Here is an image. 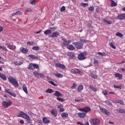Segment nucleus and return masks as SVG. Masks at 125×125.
I'll use <instances>...</instances> for the list:
<instances>
[{
    "mask_svg": "<svg viewBox=\"0 0 125 125\" xmlns=\"http://www.w3.org/2000/svg\"><path fill=\"white\" fill-rule=\"evenodd\" d=\"M18 117L23 118V119L27 120V122L28 123V124H32V120L30 119V116L23 111H21L20 114H18Z\"/></svg>",
    "mask_w": 125,
    "mask_h": 125,
    "instance_id": "obj_1",
    "label": "nucleus"
},
{
    "mask_svg": "<svg viewBox=\"0 0 125 125\" xmlns=\"http://www.w3.org/2000/svg\"><path fill=\"white\" fill-rule=\"evenodd\" d=\"M8 81H9L10 83L13 84V85L15 87H17L19 85L18 82L16 79L12 77H10L8 78Z\"/></svg>",
    "mask_w": 125,
    "mask_h": 125,
    "instance_id": "obj_2",
    "label": "nucleus"
},
{
    "mask_svg": "<svg viewBox=\"0 0 125 125\" xmlns=\"http://www.w3.org/2000/svg\"><path fill=\"white\" fill-rule=\"evenodd\" d=\"M1 104L4 108H8V107L12 105V102L10 100L4 101L2 102Z\"/></svg>",
    "mask_w": 125,
    "mask_h": 125,
    "instance_id": "obj_3",
    "label": "nucleus"
},
{
    "mask_svg": "<svg viewBox=\"0 0 125 125\" xmlns=\"http://www.w3.org/2000/svg\"><path fill=\"white\" fill-rule=\"evenodd\" d=\"M39 64L30 63L29 64L28 69L29 71H34L35 69H39Z\"/></svg>",
    "mask_w": 125,
    "mask_h": 125,
    "instance_id": "obj_4",
    "label": "nucleus"
},
{
    "mask_svg": "<svg viewBox=\"0 0 125 125\" xmlns=\"http://www.w3.org/2000/svg\"><path fill=\"white\" fill-rule=\"evenodd\" d=\"M45 35H49L51 38H57L59 35L58 32H53L51 34V32H44Z\"/></svg>",
    "mask_w": 125,
    "mask_h": 125,
    "instance_id": "obj_5",
    "label": "nucleus"
},
{
    "mask_svg": "<svg viewBox=\"0 0 125 125\" xmlns=\"http://www.w3.org/2000/svg\"><path fill=\"white\" fill-rule=\"evenodd\" d=\"M90 123H91V125H99L100 123V121L97 118H95L93 119H90Z\"/></svg>",
    "mask_w": 125,
    "mask_h": 125,
    "instance_id": "obj_6",
    "label": "nucleus"
},
{
    "mask_svg": "<svg viewBox=\"0 0 125 125\" xmlns=\"http://www.w3.org/2000/svg\"><path fill=\"white\" fill-rule=\"evenodd\" d=\"M79 111H80L81 112H84V113H85V114H86V113H89V112L91 111V108L88 106H86L82 108H80L79 109Z\"/></svg>",
    "mask_w": 125,
    "mask_h": 125,
    "instance_id": "obj_7",
    "label": "nucleus"
},
{
    "mask_svg": "<svg viewBox=\"0 0 125 125\" xmlns=\"http://www.w3.org/2000/svg\"><path fill=\"white\" fill-rule=\"evenodd\" d=\"M34 76H35L36 78H41V79H44L45 78V75L42 74V73H40L37 71H35L33 73Z\"/></svg>",
    "mask_w": 125,
    "mask_h": 125,
    "instance_id": "obj_8",
    "label": "nucleus"
},
{
    "mask_svg": "<svg viewBox=\"0 0 125 125\" xmlns=\"http://www.w3.org/2000/svg\"><path fill=\"white\" fill-rule=\"evenodd\" d=\"M115 20H125V14H121L118 16L114 18Z\"/></svg>",
    "mask_w": 125,
    "mask_h": 125,
    "instance_id": "obj_9",
    "label": "nucleus"
},
{
    "mask_svg": "<svg viewBox=\"0 0 125 125\" xmlns=\"http://www.w3.org/2000/svg\"><path fill=\"white\" fill-rule=\"evenodd\" d=\"M78 58L79 60H84L86 58L84 53H81L79 54Z\"/></svg>",
    "mask_w": 125,
    "mask_h": 125,
    "instance_id": "obj_10",
    "label": "nucleus"
},
{
    "mask_svg": "<svg viewBox=\"0 0 125 125\" xmlns=\"http://www.w3.org/2000/svg\"><path fill=\"white\" fill-rule=\"evenodd\" d=\"M73 44H74L77 49H81L83 48V43L81 42H74L73 43Z\"/></svg>",
    "mask_w": 125,
    "mask_h": 125,
    "instance_id": "obj_11",
    "label": "nucleus"
},
{
    "mask_svg": "<svg viewBox=\"0 0 125 125\" xmlns=\"http://www.w3.org/2000/svg\"><path fill=\"white\" fill-rule=\"evenodd\" d=\"M100 110H102V112L103 113H104L105 115H106V116H110L111 115V113H110V112H109L106 108H103V107H100Z\"/></svg>",
    "mask_w": 125,
    "mask_h": 125,
    "instance_id": "obj_12",
    "label": "nucleus"
},
{
    "mask_svg": "<svg viewBox=\"0 0 125 125\" xmlns=\"http://www.w3.org/2000/svg\"><path fill=\"white\" fill-rule=\"evenodd\" d=\"M6 44L8 48L11 49V50H15V49H16V46L15 45H11L9 43H7Z\"/></svg>",
    "mask_w": 125,
    "mask_h": 125,
    "instance_id": "obj_13",
    "label": "nucleus"
},
{
    "mask_svg": "<svg viewBox=\"0 0 125 125\" xmlns=\"http://www.w3.org/2000/svg\"><path fill=\"white\" fill-rule=\"evenodd\" d=\"M56 67H58L60 68V69H62V70L66 69V66H65V65L62 64L61 63H56Z\"/></svg>",
    "mask_w": 125,
    "mask_h": 125,
    "instance_id": "obj_14",
    "label": "nucleus"
},
{
    "mask_svg": "<svg viewBox=\"0 0 125 125\" xmlns=\"http://www.w3.org/2000/svg\"><path fill=\"white\" fill-rule=\"evenodd\" d=\"M53 95L56 96V97H62V96H63V94L58 91H55Z\"/></svg>",
    "mask_w": 125,
    "mask_h": 125,
    "instance_id": "obj_15",
    "label": "nucleus"
},
{
    "mask_svg": "<svg viewBox=\"0 0 125 125\" xmlns=\"http://www.w3.org/2000/svg\"><path fill=\"white\" fill-rule=\"evenodd\" d=\"M78 116L79 118L83 119V118H84L86 116V113L84 112H79L78 113Z\"/></svg>",
    "mask_w": 125,
    "mask_h": 125,
    "instance_id": "obj_16",
    "label": "nucleus"
},
{
    "mask_svg": "<svg viewBox=\"0 0 125 125\" xmlns=\"http://www.w3.org/2000/svg\"><path fill=\"white\" fill-rule=\"evenodd\" d=\"M42 122L44 123V124H45L46 125H48L49 123H50V121L47 119L46 117H43L42 118Z\"/></svg>",
    "mask_w": 125,
    "mask_h": 125,
    "instance_id": "obj_17",
    "label": "nucleus"
},
{
    "mask_svg": "<svg viewBox=\"0 0 125 125\" xmlns=\"http://www.w3.org/2000/svg\"><path fill=\"white\" fill-rule=\"evenodd\" d=\"M62 40L63 41V44L64 45H68L71 42V40H69L68 41H66V39H64V38L62 37Z\"/></svg>",
    "mask_w": 125,
    "mask_h": 125,
    "instance_id": "obj_18",
    "label": "nucleus"
},
{
    "mask_svg": "<svg viewBox=\"0 0 125 125\" xmlns=\"http://www.w3.org/2000/svg\"><path fill=\"white\" fill-rule=\"evenodd\" d=\"M67 56L70 59H73L75 57V54L73 52H69L68 53Z\"/></svg>",
    "mask_w": 125,
    "mask_h": 125,
    "instance_id": "obj_19",
    "label": "nucleus"
},
{
    "mask_svg": "<svg viewBox=\"0 0 125 125\" xmlns=\"http://www.w3.org/2000/svg\"><path fill=\"white\" fill-rule=\"evenodd\" d=\"M20 50H21V52L22 53H24V54H26V53H27L28 51V50L27 49L24 47H21L20 48Z\"/></svg>",
    "mask_w": 125,
    "mask_h": 125,
    "instance_id": "obj_20",
    "label": "nucleus"
},
{
    "mask_svg": "<svg viewBox=\"0 0 125 125\" xmlns=\"http://www.w3.org/2000/svg\"><path fill=\"white\" fill-rule=\"evenodd\" d=\"M109 1H111V7L117 6V4L114 0H109Z\"/></svg>",
    "mask_w": 125,
    "mask_h": 125,
    "instance_id": "obj_21",
    "label": "nucleus"
},
{
    "mask_svg": "<svg viewBox=\"0 0 125 125\" xmlns=\"http://www.w3.org/2000/svg\"><path fill=\"white\" fill-rule=\"evenodd\" d=\"M103 94L104 95H108V94H114V92H109L104 90L103 91Z\"/></svg>",
    "mask_w": 125,
    "mask_h": 125,
    "instance_id": "obj_22",
    "label": "nucleus"
},
{
    "mask_svg": "<svg viewBox=\"0 0 125 125\" xmlns=\"http://www.w3.org/2000/svg\"><path fill=\"white\" fill-rule=\"evenodd\" d=\"M90 76H91L92 79H97L98 76L96 75V73H90Z\"/></svg>",
    "mask_w": 125,
    "mask_h": 125,
    "instance_id": "obj_23",
    "label": "nucleus"
},
{
    "mask_svg": "<svg viewBox=\"0 0 125 125\" xmlns=\"http://www.w3.org/2000/svg\"><path fill=\"white\" fill-rule=\"evenodd\" d=\"M115 78H118L119 80H122L123 79V75L120 73H116L115 74Z\"/></svg>",
    "mask_w": 125,
    "mask_h": 125,
    "instance_id": "obj_24",
    "label": "nucleus"
},
{
    "mask_svg": "<svg viewBox=\"0 0 125 125\" xmlns=\"http://www.w3.org/2000/svg\"><path fill=\"white\" fill-rule=\"evenodd\" d=\"M22 89L24 92H25L26 94H28V89L27 88V86L26 85H22Z\"/></svg>",
    "mask_w": 125,
    "mask_h": 125,
    "instance_id": "obj_25",
    "label": "nucleus"
},
{
    "mask_svg": "<svg viewBox=\"0 0 125 125\" xmlns=\"http://www.w3.org/2000/svg\"><path fill=\"white\" fill-rule=\"evenodd\" d=\"M50 113L54 117H57V112H56V111H55V110L53 109V110H51Z\"/></svg>",
    "mask_w": 125,
    "mask_h": 125,
    "instance_id": "obj_26",
    "label": "nucleus"
},
{
    "mask_svg": "<svg viewBox=\"0 0 125 125\" xmlns=\"http://www.w3.org/2000/svg\"><path fill=\"white\" fill-rule=\"evenodd\" d=\"M0 78H1V79L4 81H6V76H5V74H2L1 73H0Z\"/></svg>",
    "mask_w": 125,
    "mask_h": 125,
    "instance_id": "obj_27",
    "label": "nucleus"
},
{
    "mask_svg": "<svg viewBox=\"0 0 125 125\" xmlns=\"http://www.w3.org/2000/svg\"><path fill=\"white\" fill-rule=\"evenodd\" d=\"M117 112H118V113H120L121 114H125V110H124L122 108H119L118 109H116Z\"/></svg>",
    "mask_w": 125,
    "mask_h": 125,
    "instance_id": "obj_28",
    "label": "nucleus"
},
{
    "mask_svg": "<svg viewBox=\"0 0 125 125\" xmlns=\"http://www.w3.org/2000/svg\"><path fill=\"white\" fill-rule=\"evenodd\" d=\"M110 46L111 47H112V48H113L114 49H116V46L114 45H115V42H110L109 43Z\"/></svg>",
    "mask_w": 125,
    "mask_h": 125,
    "instance_id": "obj_29",
    "label": "nucleus"
},
{
    "mask_svg": "<svg viewBox=\"0 0 125 125\" xmlns=\"http://www.w3.org/2000/svg\"><path fill=\"white\" fill-rule=\"evenodd\" d=\"M14 64L15 65H17V66H20L23 64V62H17V61L14 62Z\"/></svg>",
    "mask_w": 125,
    "mask_h": 125,
    "instance_id": "obj_30",
    "label": "nucleus"
},
{
    "mask_svg": "<svg viewBox=\"0 0 125 125\" xmlns=\"http://www.w3.org/2000/svg\"><path fill=\"white\" fill-rule=\"evenodd\" d=\"M54 75L56 77H57L58 78H63V75L60 74V73H54Z\"/></svg>",
    "mask_w": 125,
    "mask_h": 125,
    "instance_id": "obj_31",
    "label": "nucleus"
},
{
    "mask_svg": "<svg viewBox=\"0 0 125 125\" xmlns=\"http://www.w3.org/2000/svg\"><path fill=\"white\" fill-rule=\"evenodd\" d=\"M67 48L70 50H74V49H75V47H74L73 45H68L67 46Z\"/></svg>",
    "mask_w": 125,
    "mask_h": 125,
    "instance_id": "obj_32",
    "label": "nucleus"
},
{
    "mask_svg": "<svg viewBox=\"0 0 125 125\" xmlns=\"http://www.w3.org/2000/svg\"><path fill=\"white\" fill-rule=\"evenodd\" d=\"M78 71L79 69L77 68H73L72 69H71V72L72 73H73V74H77Z\"/></svg>",
    "mask_w": 125,
    "mask_h": 125,
    "instance_id": "obj_33",
    "label": "nucleus"
},
{
    "mask_svg": "<svg viewBox=\"0 0 125 125\" xmlns=\"http://www.w3.org/2000/svg\"><path fill=\"white\" fill-rule=\"evenodd\" d=\"M45 92L47 93H52L53 92H54V91L52 89L48 88L45 91Z\"/></svg>",
    "mask_w": 125,
    "mask_h": 125,
    "instance_id": "obj_34",
    "label": "nucleus"
},
{
    "mask_svg": "<svg viewBox=\"0 0 125 125\" xmlns=\"http://www.w3.org/2000/svg\"><path fill=\"white\" fill-rule=\"evenodd\" d=\"M104 22L105 23V24H107L108 25H111V24H112V21H108L106 19H104Z\"/></svg>",
    "mask_w": 125,
    "mask_h": 125,
    "instance_id": "obj_35",
    "label": "nucleus"
},
{
    "mask_svg": "<svg viewBox=\"0 0 125 125\" xmlns=\"http://www.w3.org/2000/svg\"><path fill=\"white\" fill-rule=\"evenodd\" d=\"M5 92H6V93H8V94H11V93L12 92V90L10 89H7L5 90Z\"/></svg>",
    "mask_w": 125,
    "mask_h": 125,
    "instance_id": "obj_36",
    "label": "nucleus"
},
{
    "mask_svg": "<svg viewBox=\"0 0 125 125\" xmlns=\"http://www.w3.org/2000/svg\"><path fill=\"white\" fill-rule=\"evenodd\" d=\"M68 116V113H66L65 112H63L61 114V116L62 117V118H67Z\"/></svg>",
    "mask_w": 125,
    "mask_h": 125,
    "instance_id": "obj_37",
    "label": "nucleus"
},
{
    "mask_svg": "<svg viewBox=\"0 0 125 125\" xmlns=\"http://www.w3.org/2000/svg\"><path fill=\"white\" fill-rule=\"evenodd\" d=\"M28 57H30V58H32V59H37V58H38V57L35 56V55H29L28 56Z\"/></svg>",
    "mask_w": 125,
    "mask_h": 125,
    "instance_id": "obj_38",
    "label": "nucleus"
},
{
    "mask_svg": "<svg viewBox=\"0 0 125 125\" xmlns=\"http://www.w3.org/2000/svg\"><path fill=\"white\" fill-rule=\"evenodd\" d=\"M90 88H91V89H92L93 91H94V92H96V91H97V88L94 87L93 86H90Z\"/></svg>",
    "mask_w": 125,
    "mask_h": 125,
    "instance_id": "obj_39",
    "label": "nucleus"
},
{
    "mask_svg": "<svg viewBox=\"0 0 125 125\" xmlns=\"http://www.w3.org/2000/svg\"><path fill=\"white\" fill-rule=\"evenodd\" d=\"M83 89V85H80L78 87V91H81Z\"/></svg>",
    "mask_w": 125,
    "mask_h": 125,
    "instance_id": "obj_40",
    "label": "nucleus"
},
{
    "mask_svg": "<svg viewBox=\"0 0 125 125\" xmlns=\"http://www.w3.org/2000/svg\"><path fill=\"white\" fill-rule=\"evenodd\" d=\"M32 49L33 50H36V51L40 50V47H39V46H33Z\"/></svg>",
    "mask_w": 125,
    "mask_h": 125,
    "instance_id": "obj_41",
    "label": "nucleus"
},
{
    "mask_svg": "<svg viewBox=\"0 0 125 125\" xmlns=\"http://www.w3.org/2000/svg\"><path fill=\"white\" fill-rule=\"evenodd\" d=\"M81 5L83 6V7H86V6H88V4L87 3H82Z\"/></svg>",
    "mask_w": 125,
    "mask_h": 125,
    "instance_id": "obj_42",
    "label": "nucleus"
},
{
    "mask_svg": "<svg viewBox=\"0 0 125 125\" xmlns=\"http://www.w3.org/2000/svg\"><path fill=\"white\" fill-rule=\"evenodd\" d=\"M65 10H66V7L64 6H62L60 9L61 12H64Z\"/></svg>",
    "mask_w": 125,
    "mask_h": 125,
    "instance_id": "obj_43",
    "label": "nucleus"
},
{
    "mask_svg": "<svg viewBox=\"0 0 125 125\" xmlns=\"http://www.w3.org/2000/svg\"><path fill=\"white\" fill-rule=\"evenodd\" d=\"M56 99L57 100H58V101H60L61 102H64V101H65V100L59 97H57Z\"/></svg>",
    "mask_w": 125,
    "mask_h": 125,
    "instance_id": "obj_44",
    "label": "nucleus"
},
{
    "mask_svg": "<svg viewBox=\"0 0 125 125\" xmlns=\"http://www.w3.org/2000/svg\"><path fill=\"white\" fill-rule=\"evenodd\" d=\"M116 36L117 37H119V38H123V37H124V35H123V34H122L120 32H118L116 33Z\"/></svg>",
    "mask_w": 125,
    "mask_h": 125,
    "instance_id": "obj_45",
    "label": "nucleus"
},
{
    "mask_svg": "<svg viewBox=\"0 0 125 125\" xmlns=\"http://www.w3.org/2000/svg\"><path fill=\"white\" fill-rule=\"evenodd\" d=\"M106 103L107 105H108V106H110V107H111V106H113V104H112V103L110 102L109 101H106Z\"/></svg>",
    "mask_w": 125,
    "mask_h": 125,
    "instance_id": "obj_46",
    "label": "nucleus"
},
{
    "mask_svg": "<svg viewBox=\"0 0 125 125\" xmlns=\"http://www.w3.org/2000/svg\"><path fill=\"white\" fill-rule=\"evenodd\" d=\"M98 54H99V55H101L102 56H106V54L104 52L101 53L100 52H99L98 53Z\"/></svg>",
    "mask_w": 125,
    "mask_h": 125,
    "instance_id": "obj_47",
    "label": "nucleus"
},
{
    "mask_svg": "<svg viewBox=\"0 0 125 125\" xmlns=\"http://www.w3.org/2000/svg\"><path fill=\"white\" fill-rule=\"evenodd\" d=\"M118 103L120 104V105H125V103L122 100H119Z\"/></svg>",
    "mask_w": 125,
    "mask_h": 125,
    "instance_id": "obj_48",
    "label": "nucleus"
},
{
    "mask_svg": "<svg viewBox=\"0 0 125 125\" xmlns=\"http://www.w3.org/2000/svg\"><path fill=\"white\" fill-rule=\"evenodd\" d=\"M114 87L115 88H119V89H122V86L121 85H114Z\"/></svg>",
    "mask_w": 125,
    "mask_h": 125,
    "instance_id": "obj_49",
    "label": "nucleus"
},
{
    "mask_svg": "<svg viewBox=\"0 0 125 125\" xmlns=\"http://www.w3.org/2000/svg\"><path fill=\"white\" fill-rule=\"evenodd\" d=\"M49 83H51L52 85H54V86H57V84L55 83L53 81H50Z\"/></svg>",
    "mask_w": 125,
    "mask_h": 125,
    "instance_id": "obj_50",
    "label": "nucleus"
},
{
    "mask_svg": "<svg viewBox=\"0 0 125 125\" xmlns=\"http://www.w3.org/2000/svg\"><path fill=\"white\" fill-rule=\"evenodd\" d=\"M94 65H99L100 63L98 61L96 60H94Z\"/></svg>",
    "mask_w": 125,
    "mask_h": 125,
    "instance_id": "obj_51",
    "label": "nucleus"
},
{
    "mask_svg": "<svg viewBox=\"0 0 125 125\" xmlns=\"http://www.w3.org/2000/svg\"><path fill=\"white\" fill-rule=\"evenodd\" d=\"M77 73H78V74H79V75H80V76H83V71H82V70H80V69H78Z\"/></svg>",
    "mask_w": 125,
    "mask_h": 125,
    "instance_id": "obj_52",
    "label": "nucleus"
},
{
    "mask_svg": "<svg viewBox=\"0 0 125 125\" xmlns=\"http://www.w3.org/2000/svg\"><path fill=\"white\" fill-rule=\"evenodd\" d=\"M88 10H89V11H93V10H94V7L90 6L88 9Z\"/></svg>",
    "mask_w": 125,
    "mask_h": 125,
    "instance_id": "obj_53",
    "label": "nucleus"
},
{
    "mask_svg": "<svg viewBox=\"0 0 125 125\" xmlns=\"http://www.w3.org/2000/svg\"><path fill=\"white\" fill-rule=\"evenodd\" d=\"M36 3V0H30V4L33 5Z\"/></svg>",
    "mask_w": 125,
    "mask_h": 125,
    "instance_id": "obj_54",
    "label": "nucleus"
},
{
    "mask_svg": "<svg viewBox=\"0 0 125 125\" xmlns=\"http://www.w3.org/2000/svg\"><path fill=\"white\" fill-rule=\"evenodd\" d=\"M15 14L16 15H21L22 14V12H21V11H17Z\"/></svg>",
    "mask_w": 125,
    "mask_h": 125,
    "instance_id": "obj_55",
    "label": "nucleus"
},
{
    "mask_svg": "<svg viewBox=\"0 0 125 125\" xmlns=\"http://www.w3.org/2000/svg\"><path fill=\"white\" fill-rule=\"evenodd\" d=\"M49 29L51 30V31H55V30H56V29H57V27H50Z\"/></svg>",
    "mask_w": 125,
    "mask_h": 125,
    "instance_id": "obj_56",
    "label": "nucleus"
},
{
    "mask_svg": "<svg viewBox=\"0 0 125 125\" xmlns=\"http://www.w3.org/2000/svg\"><path fill=\"white\" fill-rule=\"evenodd\" d=\"M11 96H13V97H16V94L13 93L12 92V93H11L10 95Z\"/></svg>",
    "mask_w": 125,
    "mask_h": 125,
    "instance_id": "obj_57",
    "label": "nucleus"
},
{
    "mask_svg": "<svg viewBox=\"0 0 125 125\" xmlns=\"http://www.w3.org/2000/svg\"><path fill=\"white\" fill-rule=\"evenodd\" d=\"M2 49H3L4 51H7V49L6 48V46H3V47L2 48Z\"/></svg>",
    "mask_w": 125,
    "mask_h": 125,
    "instance_id": "obj_58",
    "label": "nucleus"
},
{
    "mask_svg": "<svg viewBox=\"0 0 125 125\" xmlns=\"http://www.w3.org/2000/svg\"><path fill=\"white\" fill-rule=\"evenodd\" d=\"M75 102H83V100H75Z\"/></svg>",
    "mask_w": 125,
    "mask_h": 125,
    "instance_id": "obj_59",
    "label": "nucleus"
},
{
    "mask_svg": "<svg viewBox=\"0 0 125 125\" xmlns=\"http://www.w3.org/2000/svg\"><path fill=\"white\" fill-rule=\"evenodd\" d=\"M72 89H74V88H76V84L75 83H73V85L71 86Z\"/></svg>",
    "mask_w": 125,
    "mask_h": 125,
    "instance_id": "obj_60",
    "label": "nucleus"
},
{
    "mask_svg": "<svg viewBox=\"0 0 125 125\" xmlns=\"http://www.w3.org/2000/svg\"><path fill=\"white\" fill-rule=\"evenodd\" d=\"M26 11H27V12H32V9L28 8L26 10Z\"/></svg>",
    "mask_w": 125,
    "mask_h": 125,
    "instance_id": "obj_61",
    "label": "nucleus"
},
{
    "mask_svg": "<svg viewBox=\"0 0 125 125\" xmlns=\"http://www.w3.org/2000/svg\"><path fill=\"white\" fill-rule=\"evenodd\" d=\"M82 42H85V43H86V42H88V41L87 40H81Z\"/></svg>",
    "mask_w": 125,
    "mask_h": 125,
    "instance_id": "obj_62",
    "label": "nucleus"
},
{
    "mask_svg": "<svg viewBox=\"0 0 125 125\" xmlns=\"http://www.w3.org/2000/svg\"><path fill=\"white\" fill-rule=\"evenodd\" d=\"M3 31V27L0 25V32H2Z\"/></svg>",
    "mask_w": 125,
    "mask_h": 125,
    "instance_id": "obj_63",
    "label": "nucleus"
},
{
    "mask_svg": "<svg viewBox=\"0 0 125 125\" xmlns=\"http://www.w3.org/2000/svg\"><path fill=\"white\" fill-rule=\"evenodd\" d=\"M77 125H84V124H83V123H81L80 122H78L77 123Z\"/></svg>",
    "mask_w": 125,
    "mask_h": 125,
    "instance_id": "obj_64",
    "label": "nucleus"
}]
</instances>
